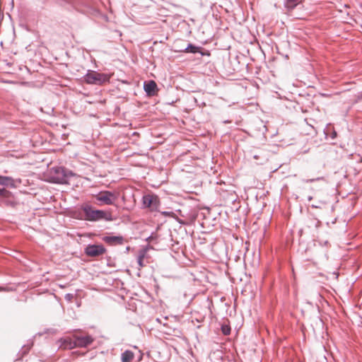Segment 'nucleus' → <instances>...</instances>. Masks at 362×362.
<instances>
[{
    "label": "nucleus",
    "mask_w": 362,
    "mask_h": 362,
    "mask_svg": "<svg viewBox=\"0 0 362 362\" xmlns=\"http://www.w3.org/2000/svg\"><path fill=\"white\" fill-rule=\"evenodd\" d=\"M49 181L56 184H67L75 173L62 166L51 168L47 173Z\"/></svg>",
    "instance_id": "nucleus-1"
},
{
    "label": "nucleus",
    "mask_w": 362,
    "mask_h": 362,
    "mask_svg": "<svg viewBox=\"0 0 362 362\" xmlns=\"http://www.w3.org/2000/svg\"><path fill=\"white\" fill-rule=\"evenodd\" d=\"M83 211L82 219L88 221H98L100 220L111 221V215L103 210L94 209L88 204H84L81 207Z\"/></svg>",
    "instance_id": "nucleus-2"
},
{
    "label": "nucleus",
    "mask_w": 362,
    "mask_h": 362,
    "mask_svg": "<svg viewBox=\"0 0 362 362\" xmlns=\"http://www.w3.org/2000/svg\"><path fill=\"white\" fill-rule=\"evenodd\" d=\"M111 78V74L105 73H98L95 71L88 70L83 76L84 81L88 84L102 86L108 83Z\"/></svg>",
    "instance_id": "nucleus-3"
},
{
    "label": "nucleus",
    "mask_w": 362,
    "mask_h": 362,
    "mask_svg": "<svg viewBox=\"0 0 362 362\" xmlns=\"http://www.w3.org/2000/svg\"><path fill=\"white\" fill-rule=\"evenodd\" d=\"M95 199L100 202V204L112 205L117 200V195L110 191H102L99 192Z\"/></svg>",
    "instance_id": "nucleus-4"
},
{
    "label": "nucleus",
    "mask_w": 362,
    "mask_h": 362,
    "mask_svg": "<svg viewBox=\"0 0 362 362\" xmlns=\"http://www.w3.org/2000/svg\"><path fill=\"white\" fill-rule=\"evenodd\" d=\"M106 250L103 245H88L85 249V253L92 257L103 255Z\"/></svg>",
    "instance_id": "nucleus-5"
},
{
    "label": "nucleus",
    "mask_w": 362,
    "mask_h": 362,
    "mask_svg": "<svg viewBox=\"0 0 362 362\" xmlns=\"http://www.w3.org/2000/svg\"><path fill=\"white\" fill-rule=\"evenodd\" d=\"M74 337L75 338L76 347V346L86 347L88 345L91 344L92 342L93 341V338L90 335H86V336L74 335Z\"/></svg>",
    "instance_id": "nucleus-6"
},
{
    "label": "nucleus",
    "mask_w": 362,
    "mask_h": 362,
    "mask_svg": "<svg viewBox=\"0 0 362 362\" xmlns=\"http://www.w3.org/2000/svg\"><path fill=\"white\" fill-rule=\"evenodd\" d=\"M57 344H59V348H62L64 349H71L76 347L74 337V339L69 337L61 338L57 341Z\"/></svg>",
    "instance_id": "nucleus-7"
},
{
    "label": "nucleus",
    "mask_w": 362,
    "mask_h": 362,
    "mask_svg": "<svg viewBox=\"0 0 362 362\" xmlns=\"http://www.w3.org/2000/svg\"><path fill=\"white\" fill-rule=\"evenodd\" d=\"M144 89L148 96H154L158 91V86L154 81H145L144 83Z\"/></svg>",
    "instance_id": "nucleus-8"
},
{
    "label": "nucleus",
    "mask_w": 362,
    "mask_h": 362,
    "mask_svg": "<svg viewBox=\"0 0 362 362\" xmlns=\"http://www.w3.org/2000/svg\"><path fill=\"white\" fill-rule=\"evenodd\" d=\"M103 240L110 245H123L124 243V239L121 235H107Z\"/></svg>",
    "instance_id": "nucleus-9"
},
{
    "label": "nucleus",
    "mask_w": 362,
    "mask_h": 362,
    "mask_svg": "<svg viewBox=\"0 0 362 362\" xmlns=\"http://www.w3.org/2000/svg\"><path fill=\"white\" fill-rule=\"evenodd\" d=\"M301 1L302 0H284V5L288 11H290L295 8Z\"/></svg>",
    "instance_id": "nucleus-10"
},
{
    "label": "nucleus",
    "mask_w": 362,
    "mask_h": 362,
    "mask_svg": "<svg viewBox=\"0 0 362 362\" xmlns=\"http://www.w3.org/2000/svg\"><path fill=\"white\" fill-rule=\"evenodd\" d=\"M153 194H146L143 197V205L146 208H150V206H152V202L153 200Z\"/></svg>",
    "instance_id": "nucleus-11"
},
{
    "label": "nucleus",
    "mask_w": 362,
    "mask_h": 362,
    "mask_svg": "<svg viewBox=\"0 0 362 362\" xmlns=\"http://www.w3.org/2000/svg\"><path fill=\"white\" fill-rule=\"evenodd\" d=\"M134 358V354L132 351L127 350L122 354V362H131Z\"/></svg>",
    "instance_id": "nucleus-12"
},
{
    "label": "nucleus",
    "mask_w": 362,
    "mask_h": 362,
    "mask_svg": "<svg viewBox=\"0 0 362 362\" xmlns=\"http://www.w3.org/2000/svg\"><path fill=\"white\" fill-rule=\"evenodd\" d=\"M13 180L10 177L0 175V185L4 186H8L12 185Z\"/></svg>",
    "instance_id": "nucleus-13"
},
{
    "label": "nucleus",
    "mask_w": 362,
    "mask_h": 362,
    "mask_svg": "<svg viewBox=\"0 0 362 362\" xmlns=\"http://www.w3.org/2000/svg\"><path fill=\"white\" fill-rule=\"evenodd\" d=\"M145 255H146V251L145 250H141L139 253V255H138V257H137V262H138V264L139 266V269L144 266V264L143 263V260H144V259L145 257Z\"/></svg>",
    "instance_id": "nucleus-14"
},
{
    "label": "nucleus",
    "mask_w": 362,
    "mask_h": 362,
    "mask_svg": "<svg viewBox=\"0 0 362 362\" xmlns=\"http://www.w3.org/2000/svg\"><path fill=\"white\" fill-rule=\"evenodd\" d=\"M159 204H160V202H159L158 197L154 195L153 200L152 202V206H150L149 209H151V210H152V211H157L158 209Z\"/></svg>",
    "instance_id": "nucleus-15"
},
{
    "label": "nucleus",
    "mask_w": 362,
    "mask_h": 362,
    "mask_svg": "<svg viewBox=\"0 0 362 362\" xmlns=\"http://www.w3.org/2000/svg\"><path fill=\"white\" fill-rule=\"evenodd\" d=\"M199 47H196L192 44H189L187 47L185 49V51L186 52H190V53H197L199 50Z\"/></svg>",
    "instance_id": "nucleus-16"
},
{
    "label": "nucleus",
    "mask_w": 362,
    "mask_h": 362,
    "mask_svg": "<svg viewBox=\"0 0 362 362\" xmlns=\"http://www.w3.org/2000/svg\"><path fill=\"white\" fill-rule=\"evenodd\" d=\"M221 329L223 334L228 335L230 334V328L228 326H222Z\"/></svg>",
    "instance_id": "nucleus-17"
},
{
    "label": "nucleus",
    "mask_w": 362,
    "mask_h": 362,
    "mask_svg": "<svg viewBox=\"0 0 362 362\" xmlns=\"http://www.w3.org/2000/svg\"><path fill=\"white\" fill-rule=\"evenodd\" d=\"M321 180H324V177H317V178H315V179L305 180H303V182H313L314 181Z\"/></svg>",
    "instance_id": "nucleus-18"
},
{
    "label": "nucleus",
    "mask_w": 362,
    "mask_h": 362,
    "mask_svg": "<svg viewBox=\"0 0 362 362\" xmlns=\"http://www.w3.org/2000/svg\"><path fill=\"white\" fill-rule=\"evenodd\" d=\"M8 193V191L5 189L4 188H0V196H6Z\"/></svg>",
    "instance_id": "nucleus-19"
},
{
    "label": "nucleus",
    "mask_w": 362,
    "mask_h": 362,
    "mask_svg": "<svg viewBox=\"0 0 362 362\" xmlns=\"http://www.w3.org/2000/svg\"><path fill=\"white\" fill-rule=\"evenodd\" d=\"M72 298H73V295H72V294H71V293H67V294H66V296H65V298H66V300H71V299Z\"/></svg>",
    "instance_id": "nucleus-20"
},
{
    "label": "nucleus",
    "mask_w": 362,
    "mask_h": 362,
    "mask_svg": "<svg viewBox=\"0 0 362 362\" xmlns=\"http://www.w3.org/2000/svg\"><path fill=\"white\" fill-rule=\"evenodd\" d=\"M311 207H312V208H315V209H320V208H321V206H320V205H316V204H313L311 205Z\"/></svg>",
    "instance_id": "nucleus-21"
},
{
    "label": "nucleus",
    "mask_w": 362,
    "mask_h": 362,
    "mask_svg": "<svg viewBox=\"0 0 362 362\" xmlns=\"http://www.w3.org/2000/svg\"><path fill=\"white\" fill-rule=\"evenodd\" d=\"M325 204V202L320 201V202H319V203H316V205H320L321 206V204Z\"/></svg>",
    "instance_id": "nucleus-22"
},
{
    "label": "nucleus",
    "mask_w": 362,
    "mask_h": 362,
    "mask_svg": "<svg viewBox=\"0 0 362 362\" xmlns=\"http://www.w3.org/2000/svg\"><path fill=\"white\" fill-rule=\"evenodd\" d=\"M253 158L257 160L259 158V156L257 155H254Z\"/></svg>",
    "instance_id": "nucleus-23"
},
{
    "label": "nucleus",
    "mask_w": 362,
    "mask_h": 362,
    "mask_svg": "<svg viewBox=\"0 0 362 362\" xmlns=\"http://www.w3.org/2000/svg\"><path fill=\"white\" fill-rule=\"evenodd\" d=\"M308 201H311V200L313 199V197L309 196V197H308Z\"/></svg>",
    "instance_id": "nucleus-24"
}]
</instances>
